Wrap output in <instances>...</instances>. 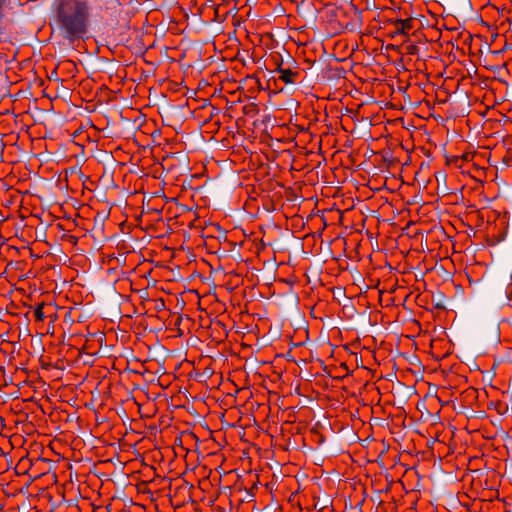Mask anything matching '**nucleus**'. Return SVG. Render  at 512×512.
I'll list each match as a JSON object with an SVG mask.
<instances>
[{"mask_svg": "<svg viewBox=\"0 0 512 512\" xmlns=\"http://www.w3.org/2000/svg\"><path fill=\"white\" fill-rule=\"evenodd\" d=\"M91 6L88 0H58L55 7L60 35L74 43L88 33Z\"/></svg>", "mask_w": 512, "mask_h": 512, "instance_id": "f257e3e1", "label": "nucleus"}, {"mask_svg": "<svg viewBox=\"0 0 512 512\" xmlns=\"http://www.w3.org/2000/svg\"><path fill=\"white\" fill-rule=\"evenodd\" d=\"M278 80L283 81L285 84H293L300 78V72L290 68L279 67L277 69Z\"/></svg>", "mask_w": 512, "mask_h": 512, "instance_id": "f03ea898", "label": "nucleus"}, {"mask_svg": "<svg viewBox=\"0 0 512 512\" xmlns=\"http://www.w3.org/2000/svg\"><path fill=\"white\" fill-rule=\"evenodd\" d=\"M392 24L395 27L394 34L408 35V32L413 28V19H397Z\"/></svg>", "mask_w": 512, "mask_h": 512, "instance_id": "7ed1b4c3", "label": "nucleus"}, {"mask_svg": "<svg viewBox=\"0 0 512 512\" xmlns=\"http://www.w3.org/2000/svg\"><path fill=\"white\" fill-rule=\"evenodd\" d=\"M44 307H45V304L41 303V304H38L34 310L35 320L38 322H43L46 318L44 311H43Z\"/></svg>", "mask_w": 512, "mask_h": 512, "instance_id": "20e7f679", "label": "nucleus"}, {"mask_svg": "<svg viewBox=\"0 0 512 512\" xmlns=\"http://www.w3.org/2000/svg\"><path fill=\"white\" fill-rule=\"evenodd\" d=\"M107 10H116L120 5L119 0H100Z\"/></svg>", "mask_w": 512, "mask_h": 512, "instance_id": "39448f33", "label": "nucleus"}, {"mask_svg": "<svg viewBox=\"0 0 512 512\" xmlns=\"http://www.w3.org/2000/svg\"><path fill=\"white\" fill-rule=\"evenodd\" d=\"M418 46L416 44H409L407 46V53L410 54V55H416L418 54Z\"/></svg>", "mask_w": 512, "mask_h": 512, "instance_id": "423d86ee", "label": "nucleus"}]
</instances>
